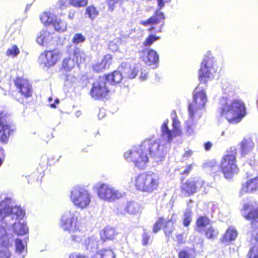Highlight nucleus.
I'll list each match as a JSON object with an SVG mask.
<instances>
[{
	"mask_svg": "<svg viewBox=\"0 0 258 258\" xmlns=\"http://www.w3.org/2000/svg\"><path fill=\"white\" fill-rule=\"evenodd\" d=\"M166 153L167 148L164 144L147 139L125 152L124 158L127 161L133 162L136 167L144 169L148 166L150 156L157 162H161Z\"/></svg>",
	"mask_w": 258,
	"mask_h": 258,
	"instance_id": "1",
	"label": "nucleus"
},
{
	"mask_svg": "<svg viewBox=\"0 0 258 258\" xmlns=\"http://www.w3.org/2000/svg\"><path fill=\"white\" fill-rule=\"evenodd\" d=\"M246 114V107L244 102L239 99L229 101L227 97L220 98L216 117L219 121L224 119L229 122L237 123L240 122Z\"/></svg>",
	"mask_w": 258,
	"mask_h": 258,
	"instance_id": "2",
	"label": "nucleus"
},
{
	"mask_svg": "<svg viewBox=\"0 0 258 258\" xmlns=\"http://www.w3.org/2000/svg\"><path fill=\"white\" fill-rule=\"evenodd\" d=\"M242 215L247 220L251 221L252 228H256L248 233L251 236V242L254 244L248 253V258H258V204L252 198L247 199L241 210Z\"/></svg>",
	"mask_w": 258,
	"mask_h": 258,
	"instance_id": "3",
	"label": "nucleus"
},
{
	"mask_svg": "<svg viewBox=\"0 0 258 258\" xmlns=\"http://www.w3.org/2000/svg\"><path fill=\"white\" fill-rule=\"evenodd\" d=\"M79 213L74 208L66 211L61 216L60 226L64 230L72 234V240L80 242L84 236L83 232L80 229L78 220Z\"/></svg>",
	"mask_w": 258,
	"mask_h": 258,
	"instance_id": "4",
	"label": "nucleus"
},
{
	"mask_svg": "<svg viewBox=\"0 0 258 258\" xmlns=\"http://www.w3.org/2000/svg\"><path fill=\"white\" fill-rule=\"evenodd\" d=\"M25 214V211L21 207L12 205L11 198L7 197L0 203V220L5 219L6 225H12L10 220L14 222L20 221Z\"/></svg>",
	"mask_w": 258,
	"mask_h": 258,
	"instance_id": "5",
	"label": "nucleus"
},
{
	"mask_svg": "<svg viewBox=\"0 0 258 258\" xmlns=\"http://www.w3.org/2000/svg\"><path fill=\"white\" fill-rule=\"evenodd\" d=\"M133 182L137 190L152 193L159 186V177L154 172H143L135 176Z\"/></svg>",
	"mask_w": 258,
	"mask_h": 258,
	"instance_id": "6",
	"label": "nucleus"
},
{
	"mask_svg": "<svg viewBox=\"0 0 258 258\" xmlns=\"http://www.w3.org/2000/svg\"><path fill=\"white\" fill-rule=\"evenodd\" d=\"M172 116V130H169L168 126V120H165L161 126L160 140L163 142L165 146L166 144H170L173 139L181 134L180 130V122L178 119L175 111L171 113Z\"/></svg>",
	"mask_w": 258,
	"mask_h": 258,
	"instance_id": "7",
	"label": "nucleus"
},
{
	"mask_svg": "<svg viewBox=\"0 0 258 258\" xmlns=\"http://www.w3.org/2000/svg\"><path fill=\"white\" fill-rule=\"evenodd\" d=\"M109 77L110 74L100 76L98 80L93 83L90 92V95L93 98L101 99L105 97L109 92L108 85L116 84L112 79L109 78Z\"/></svg>",
	"mask_w": 258,
	"mask_h": 258,
	"instance_id": "8",
	"label": "nucleus"
},
{
	"mask_svg": "<svg viewBox=\"0 0 258 258\" xmlns=\"http://www.w3.org/2000/svg\"><path fill=\"white\" fill-rule=\"evenodd\" d=\"M237 151L235 148H231L227 155L224 156L221 162V170L227 179L232 177L234 174L238 172V168L236 164Z\"/></svg>",
	"mask_w": 258,
	"mask_h": 258,
	"instance_id": "9",
	"label": "nucleus"
},
{
	"mask_svg": "<svg viewBox=\"0 0 258 258\" xmlns=\"http://www.w3.org/2000/svg\"><path fill=\"white\" fill-rule=\"evenodd\" d=\"M98 197L101 200L112 202L121 198L123 194L112 185L102 182H98L94 185Z\"/></svg>",
	"mask_w": 258,
	"mask_h": 258,
	"instance_id": "10",
	"label": "nucleus"
},
{
	"mask_svg": "<svg viewBox=\"0 0 258 258\" xmlns=\"http://www.w3.org/2000/svg\"><path fill=\"white\" fill-rule=\"evenodd\" d=\"M70 198L73 204L81 209L87 208L91 203L90 192L84 187L79 186L72 189Z\"/></svg>",
	"mask_w": 258,
	"mask_h": 258,
	"instance_id": "11",
	"label": "nucleus"
},
{
	"mask_svg": "<svg viewBox=\"0 0 258 258\" xmlns=\"http://www.w3.org/2000/svg\"><path fill=\"white\" fill-rule=\"evenodd\" d=\"M207 102V96L204 90L197 91L194 96V100L188 106V114L191 117L200 118L203 109Z\"/></svg>",
	"mask_w": 258,
	"mask_h": 258,
	"instance_id": "12",
	"label": "nucleus"
},
{
	"mask_svg": "<svg viewBox=\"0 0 258 258\" xmlns=\"http://www.w3.org/2000/svg\"><path fill=\"white\" fill-rule=\"evenodd\" d=\"M138 71L136 67L132 66L131 64L126 62L123 61L118 68V71H114L110 74L109 78L112 79L115 84L119 83L123 78L132 79L135 78L138 74Z\"/></svg>",
	"mask_w": 258,
	"mask_h": 258,
	"instance_id": "13",
	"label": "nucleus"
},
{
	"mask_svg": "<svg viewBox=\"0 0 258 258\" xmlns=\"http://www.w3.org/2000/svg\"><path fill=\"white\" fill-rule=\"evenodd\" d=\"M217 69L212 57L205 56L199 71V80L201 83H207L214 78Z\"/></svg>",
	"mask_w": 258,
	"mask_h": 258,
	"instance_id": "14",
	"label": "nucleus"
},
{
	"mask_svg": "<svg viewBox=\"0 0 258 258\" xmlns=\"http://www.w3.org/2000/svg\"><path fill=\"white\" fill-rule=\"evenodd\" d=\"M205 184V182L200 178L190 179L182 185V189L188 195L192 194L200 189Z\"/></svg>",
	"mask_w": 258,
	"mask_h": 258,
	"instance_id": "15",
	"label": "nucleus"
},
{
	"mask_svg": "<svg viewBox=\"0 0 258 258\" xmlns=\"http://www.w3.org/2000/svg\"><path fill=\"white\" fill-rule=\"evenodd\" d=\"M58 57V53L54 50L45 51L40 55L39 61L45 67H50L56 63Z\"/></svg>",
	"mask_w": 258,
	"mask_h": 258,
	"instance_id": "16",
	"label": "nucleus"
},
{
	"mask_svg": "<svg viewBox=\"0 0 258 258\" xmlns=\"http://www.w3.org/2000/svg\"><path fill=\"white\" fill-rule=\"evenodd\" d=\"M15 85L21 94L26 98L32 96V87L27 80L18 78L15 81Z\"/></svg>",
	"mask_w": 258,
	"mask_h": 258,
	"instance_id": "17",
	"label": "nucleus"
},
{
	"mask_svg": "<svg viewBox=\"0 0 258 258\" xmlns=\"http://www.w3.org/2000/svg\"><path fill=\"white\" fill-rule=\"evenodd\" d=\"M54 33L49 31L47 28L42 29L37 35L36 41L42 46H47L53 39Z\"/></svg>",
	"mask_w": 258,
	"mask_h": 258,
	"instance_id": "18",
	"label": "nucleus"
},
{
	"mask_svg": "<svg viewBox=\"0 0 258 258\" xmlns=\"http://www.w3.org/2000/svg\"><path fill=\"white\" fill-rule=\"evenodd\" d=\"M159 55L156 51L152 49H148L145 52L143 57L144 62L148 66L157 68L159 64Z\"/></svg>",
	"mask_w": 258,
	"mask_h": 258,
	"instance_id": "19",
	"label": "nucleus"
},
{
	"mask_svg": "<svg viewBox=\"0 0 258 258\" xmlns=\"http://www.w3.org/2000/svg\"><path fill=\"white\" fill-rule=\"evenodd\" d=\"M88 4V0H59L56 4L61 10L67 9L70 6L75 8L85 7Z\"/></svg>",
	"mask_w": 258,
	"mask_h": 258,
	"instance_id": "20",
	"label": "nucleus"
},
{
	"mask_svg": "<svg viewBox=\"0 0 258 258\" xmlns=\"http://www.w3.org/2000/svg\"><path fill=\"white\" fill-rule=\"evenodd\" d=\"M241 155L242 157H246L250 155L254 147V144L249 137H245L239 144Z\"/></svg>",
	"mask_w": 258,
	"mask_h": 258,
	"instance_id": "21",
	"label": "nucleus"
},
{
	"mask_svg": "<svg viewBox=\"0 0 258 258\" xmlns=\"http://www.w3.org/2000/svg\"><path fill=\"white\" fill-rule=\"evenodd\" d=\"M160 10L159 8L157 9L154 15L146 21H141L140 23L144 26H147L149 25H156L161 22H163L165 16L163 13L160 12Z\"/></svg>",
	"mask_w": 258,
	"mask_h": 258,
	"instance_id": "22",
	"label": "nucleus"
},
{
	"mask_svg": "<svg viewBox=\"0 0 258 258\" xmlns=\"http://www.w3.org/2000/svg\"><path fill=\"white\" fill-rule=\"evenodd\" d=\"M257 190H258V177L248 179L242 183L241 192L242 194L253 192Z\"/></svg>",
	"mask_w": 258,
	"mask_h": 258,
	"instance_id": "23",
	"label": "nucleus"
},
{
	"mask_svg": "<svg viewBox=\"0 0 258 258\" xmlns=\"http://www.w3.org/2000/svg\"><path fill=\"white\" fill-rule=\"evenodd\" d=\"M12 235L8 233L5 227L0 225V246L9 247L12 244Z\"/></svg>",
	"mask_w": 258,
	"mask_h": 258,
	"instance_id": "24",
	"label": "nucleus"
},
{
	"mask_svg": "<svg viewBox=\"0 0 258 258\" xmlns=\"http://www.w3.org/2000/svg\"><path fill=\"white\" fill-rule=\"evenodd\" d=\"M5 118L0 114V133L3 132V134L1 137V141L6 144L8 141L11 130L10 126L5 124Z\"/></svg>",
	"mask_w": 258,
	"mask_h": 258,
	"instance_id": "25",
	"label": "nucleus"
},
{
	"mask_svg": "<svg viewBox=\"0 0 258 258\" xmlns=\"http://www.w3.org/2000/svg\"><path fill=\"white\" fill-rule=\"evenodd\" d=\"M112 57L110 54L105 55L100 61L93 65V69L97 72H103L108 68L111 63Z\"/></svg>",
	"mask_w": 258,
	"mask_h": 258,
	"instance_id": "26",
	"label": "nucleus"
},
{
	"mask_svg": "<svg viewBox=\"0 0 258 258\" xmlns=\"http://www.w3.org/2000/svg\"><path fill=\"white\" fill-rule=\"evenodd\" d=\"M101 241H99L98 238L94 235L89 236L84 240V244L86 249L94 252H97V249L98 248V244Z\"/></svg>",
	"mask_w": 258,
	"mask_h": 258,
	"instance_id": "27",
	"label": "nucleus"
},
{
	"mask_svg": "<svg viewBox=\"0 0 258 258\" xmlns=\"http://www.w3.org/2000/svg\"><path fill=\"white\" fill-rule=\"evenodd\" d=\"M237 236L238 232L236 229L234 227H229L221 237V241L223 243L231 242L235 240Z\"/></svg>",
	"mask_w": 258,
	"mask_h": 258,
	"instance_id": "28",
	"label": "nucleus"
},
{
	"mask_svg": "<svg viewBox=\"0 0 258 258\" xmlns=\"http://www.w3.org/2000/svg\"><path fill=\"white\" fill-rule=\"evenodd\" d=\"M57 18L55 14L50 12H44L40 16L41 21L45 26H52Z\"/></svg>",
	"mask_w": 258,
	"mask_h": 258,
	"instance_id": "29",
	"label": "nucleus"
},
{
	"mask_svg": "<svg viewBox=\"0 0 258 258\" xmlns=\"http://www.w3.org/2000/svg\"><path fill=\"white\" fill-rule=\"evenodd\" d=\"M14 232L19 235L26 234L28 232V228L27 224L24 222H14L12 223Z\"/></svg>",
	"mask_w": 258,
	"mask_h": 258,
	"instance_id": "30",
	"label": "nucleus"
},
{
	"mask_svg": "<svg viewBox=\"0 0 258 258\" xmlns=\"http://www.w3.org/2000/svg\"><path fill=\"white\" fill-rule=\"evenodd\" d=\"M142 205L135 201H131L127 204L126 207V211L131 214H137L143 210Z\"/></svg>",
	"mask_w": 258,
	"mask_h": 258,
	"instance_id": "31",
	"label": "nucleus"
},
{
	"mask_svg": "<svg viewBox=\"0 0 258 258\" xmlns=\"http://www.w3.org/2000/svg\"><path fill=\"white\" fill-rule=\"evenodd\" d=\"M211 220L206 216H200L197 220V231L201 232L205 227L211 225Z\"/></svg>",
	"mask_w": 258,
	"mask_h": 258,
	"instance_id": "32",
	"label": "nucleus"
},
{
	"mask_svg": "<svg viewBox=\"0 0 258 258\" xmlns=\"http://www.w3.org/2000/svg\"><path fill=\"white\" fill-rule=\"evenodd\" d=\"M115 235L114 229L110 226L106 227L100 233L101 238L103 241L106 239H112Z\"/></svg>",
	"mask_w": 258,
	"mask_h": 258,
	"instance_id": "33",
	"label": "nucleus"
},
{
	"mask_svg": "<svg viewBox=\"0 0 258 258\" xmlns=\"http://www.w3.org/2000/svg\"><path fill=\"white\" fill-rule=\"evenodd\" d=\"M188 117V119L186 122V133L188 136H191L194 135L195 128L196 125L194 122L200 118H191L189 115Z\"/></svg>",
	"mask_w": 258,
	"mask_h": 258,
	"instance_id": "34",
	"label": "nucleus"
},
{
	"mask_svg": "<svg viewBox=\"0 0 258 258\" xmlns=\"http://www.w3.org/2000/svg\"><path fill=\"white\" fill-rule=\"evenodd\" d=\"M67 23L65 21L57 18L52 27L55 31L61 33L64 32L67 30Z\"/></svg>",
	"mask_w": 258,
	"mask_h": 258,
	"instance_id": "35",
	"label": "nucleus"
},
{
	"mask_svg": "<svg viewBox=\"0 0 258 258\" xmlns=\"http://www.w3.org/2000/svg\"><path fill=\"white\" fill-rule=\"evenodd\" d=\"M72 57L75 58L77 64L85 61L86 54L84 52L79 48L76 47L74 50Z\"/></svg>",
	"mask_w": 258,
	"mask_h": 258,
	"instance_id": "36",
	"label": "nucleus"
},
{
	"mask_svg": "<svg viewBox=\"0 0 258 258\" xmlns=\"http://www.w3.org/2000/svg\"><path fill=\"white\" fill-rule=\"evenodd\" d=\"M115 255L111 249H102L96 252L94 258H114Z\"/></svg>",
	"mask_w": 258,
	"mask_h": 258,
	"instance_id": "37",
	"label": "nucleus"
},
{
	"mask_svg": "<svg viewBox=\"0 0 258 258\" xmlns=\"http://www.w3.org/2000/svg\"><path fill=\"white\" fill-rule=\"evenodd\" d=\"M77 64L76 61L72 56L66 58L62 61V67L66 71H70Z\"/></svg>",
	"mask_w": 258,
	"mask_h": 258,
	"instance_id": "38",
	"label": "nucleus"
},
{
	"mask_svg": "<svg viewBox=\"0 0 258 258\" xmlns=\"http://www.w3.org/2000/svg\"><path fill=\"white\" fill-rule=\"evenodd\" d=\"M192 217V213L191 209H186L183 215V225L184 227H188L190 225Z\"/></svg>",
	"mask_w": 258,
	"mask_h": 258,
	"instance_id": "39",
	"label": "nucleus"
},
{
	"mask_svg": "<svg viewBox=\"0 0 258 258\" xmlns=\"http://www.w3.org/2000/svg\"><path fill=\"white\" fill-rule=\"evenodd\" d=\"M219 232L217 229H216L212 227V226H210L208 227L205 231V235L207 238L208 239H214L218 235Z\"/></svg>",
	"mask_w": 258,
	"mask_h": 258,
	"instance_id": "40",
	"label": "nucleus"
},
{
	"mask_svg": "<svg viewBox=\"0 0 258 258\" xmlns=\"http://www.w3.org/2000/svg\"><path fill=\"white\" fill-rule=\"evenodd\" d=\"M174 230V224L173 222L169 220L166 222L164 233L166 236L170 237Z\"/></svg>",
	"mask_w": 258,
	"mask_h": 258,
	"instance_id": "41",
	"label": "nucleus"
},
{
	"mask_svg": "<svg viewBox=\"0 0 258 258\" xmlns=\"http://www.w3.org/2000/svg\"><path fill=\"white\" fill-rule=\"evenodd\" d=\"M86 14L88 15L91 19L93 20L97 16L98 12L95 7L89 6L86 8Z\"/></svg>",
	"mask_w": 258,
	"mask_h": 258,
	"instance_id": "42",
	"label": "nucleus"
},
{
	"mask_svg": "<svg viewBox=\"0 0 258 258\" xmlns=\"http://www.w3.org/2000/svg\"><path fill=\"white\" fill-rule=\"evenodd\" d=\"M159 37L155 35L151 34L144 41L143 45L145 46H150L154 42L159 40Z\"/></svg>",
	"mask_w": 258,
	"mask_h": 258,
	"instance_id": "43",
	"label": "nucleus"
},
{
	"mask_svg": "<svg viewBox=\"0 0 258 258\" xmlns=\"http://www.w3.org/2000/svg\"><path fill=\"white\" fill-rule=\"evenodd\" d=\"M86 40L85 37L81 33L75 34L72 39V42L75 44L83 43Z\"/></svg>",
	"mask_w": 258,
	"mask_h": 258,
	"instance_id": "44",
	"label": "nucleus"
},
{
	"mask_svg": "<svg viewBox=\"0 0 258 258\" xmlns=\"http://www.w3.org/2000/svg\"><path fill=\"white\" fill-rule=\"evenodd\" d=\"M20 51L18 47L14 45L12 47L9 48L6 51V54L7 56H11L12 57H15L18 55Z\"/></svg>",
	"mask_w": 258,
	"mask_h": 258,
	"instance_id": "45",
	"label": "nucleus"
},
{
	"mask_svg": "<svg viewBox=\"0 0 258 258\" xmlns=\"http://www.w3.org/2000/svg\"><path fill=\"white\" fill-rule=\"evenodd\" d=\"M16 250L17 253H21L23 252L25 246L22 240L17 238L15 240Z\"/></svg>",
	"mask_w": 258,
	"mask_h": 258,
	"instance_id": "46",
	"label": "nucleus"
},
{
	"mask_svg": "<svg viewBox=\"0 0 258 258\" xmlns=\"http://www.w3.org/2000/svg\"><path fill=\"white\" fill-rule=\"evenodd\" d=\"M164 222V220L162 218H159L154 225L153 232L155 233H157L161 229Z\"/></svg>",
	"mask_w": 258,
	"mask_h": 258,
	"instance_id": "47",
	"label": "nucleus"
},
{
	"mask_svg": "<svg viewBox=\"0 0 258 258\" xmlns=\"http://www.w3.org/2000/svg\"><path fill=\"white\" fill-rule=\"evenodd\" d=\"M9 247H4L0 250V257L1 258H10L12 253L8 249Z\"/></svg>",
	"mask_w": 258,
	"mask_h": 258,
	"instance_id": "48",
	"label": "nucleus"
},
{
	"mask_svg": "<svg viewBox=\"0 0 258 258\" xmlns=\"http://www.w3.org/2000/svg\"><path fill=\"white\" fill-rule=\"evenodd\" d=\"M178 258H191V254L188 251L181 250L178 253Z\"/></svg>",
	"mask_w": 258,
	"mask_h": 258,
	"instance_id": "49",
	"label": "nucleus"
},
{
	"mask_svg": "<svg viewBox=\"0 0 258 258\" xmlns=\"http://www.w3.org/2000/svg\"><path fill=\"white\" fill-rule=\"evenodd\" d=\"M109 49L113 51H116L118 49V46L113 41H111L108 45Z\"/></svg>",
	"mask_w": 258,
	"mask_h": 258,
	"instance_id": "50",
	"label": "nucleus"
},
{
	"mask_svg": "<svg viewBox=\"0 0 258 258\" xmlns=\"http://www.w3.org/2000/svg\"><path fill=\"white\" fill-rule=\"evenodd\" d=\"M142 238L143 244L146 245L148 243L149 240L150 239V236L147 233L144 232L142 235Z\"/></svg>",
	"mask_w": 258,
	"mask_h": 258,
	"instance_id": "51",
	"label": "nucleus"
},
{
	"mask_svg": "<svg viewBox=\"0 0 258 258\" xmlns=\"http://www.w3.org/2000/svg\"><path fill=\"white\" fill-rule=\"evenodd\" d=\"M176 240L178 244H182L185 242L183 235L182 234H178L176 235Z\"/></svg>",
	"mask_w": 258,
	"mask_h": 258,
	"instance_id": "52",
	"label": "nucleus"
},
{
	"mask_svg": "<svg viewBox=\"0 0 258 258\" xmlns=\"http://www.w3.org/2000/svg\"><path fill=\"white\" fill-rule=\"evenodd\" d=\"M69 258H88L87 256L78 253H73L70 255Z\"/></svg>",
	"mask_w": 258,
	"mask_h": 258,
	"instance_id": "53",
	"label": "nucleus"
},
{
	"mask_svg": "<svg viewBox=\"0 0 258 258\" xmlns=\"http://www.w3.org/2000/svg\"><path fill=\"white\" fill-rule=\"evenodd\" d=\"M157 1L158 2V6L159 9H161L162 8H163L164 7V6H165L164 4L165 3H167V2L171 1V0H157Z\"/></svg>",
	"mask_w": 258,
	"mask_h": 258,
	"instance_id": "54",
	"label": "nucleus"
},
{
	"mask_svg": "<svg viewBox=\"0 0 258 258\" xmlns=\"http://www.w3.org/2000/svg\"><path fill=\"white\" fill-rule=\"evenodd\" d=\"M192 155V151L188 150L184 153V154L183 155V158H190Z\"/></svg>",
	"mask_w": 258,
	"mask_h": 258,
	"instance_id": "55",
	"label": "nucleus"
},
{
	"mask_svg": "<svg viewBox=\"0 0 258 258\" xmlns=\"http://www.w3.org/2000/svg\"><path fill=\"white\" fill-rule=\"evenodd\" d=\"M212 146V144L210 142H208L205 143V144H204L205 149L206 151H209L211 149Z\"/></svg>",
	"mask_w": 258,
	"mask_h": 258,
	"instance_id": "56",
	"label": "nucleus"
},
{
	"mask_svg": "<svg viewBox=\"0 0 258 258\" xmlns=\"http://www.w3.org/2000/svg\"><path fill=\"white\" fill-rule=\"evenodd\" d=\"M147 77H148V74L144 72H141L140 78L142 80H146L147 78Z\"/></svg>",
	"mask_w": 258,
	"mask_h": 258,
	"instance_id": "57",
	"label": "nucleus"
},
{
	"mask_svg": "<svg viewBox=\"0 0 258 258\" xmlns=\"http://www.w3.org/2000/svg\"><path fill=\"white\" fill-rule=\"evenodd\" d=\"M191 166L190 165H189L186 166V168L183 172V173L188 174L189 172V171L191 170Z\"/></svg>",
	"mask_w": 258,
	"mask_h": 258,
	"instance_id": "58",
	"label": "nucleus"
},
{
	"mask_svg": "<svg viewBox=\"0 0 258 258\" xmlns=\"http://www.w3.org/2000/svg\"><path fill=\"white\" fill-rule=\"evenodd\" d=\"M104 115V110L103 109H100L99 111V113L98 114V117L99 118H102Z\"/></svg>",
	"mask_w": 258,
	"mask_h": 258,
	"instance_id": "59",
	"label": "nucleus"
},
{
	"mask_svg": "<svg viewBox=\"0 0 258 258\" xmlns=\"http://www.w3.org/2000/svg\"><path fill=\"white\" fill-rule=\"evenodd\" d=\"M59 103V99L56 98L55 100V103H52L50 104V107L51 108H55L56 107V105L55 104H58Z\"/></svg>",
	"mask_w": 258,
	"mask_h": 258,
	"instance_id": "60",
	"label": "nucleus"
},
{
	"mask_svg": "<svg viewBox=\"0 0 258 258\" xmlns=\"http://www.w3.org/2000/svg\"><path fill=\"white\" fill-rule=\"evenodd\" d=\"M68 17L70 20H73L74 18V13L70 12L68 15Z\"/></svg>",
	"mask_w": 258,
	"mask_h": 258,
	"instance_id": "61",
	"label": "nucleus"
},
{
	"mask_svg": "<svg viewBox=\"0 0 258 258\" xmlns=\"http://www.w3.org/2000/svg\"><path fill=\"white\" fill-rule=\"evenodd\" d=\"M3 163V159L2 157H0V167L2 165Z\"/></svg>",
	"mask_w": 258,
	"mask_h": 258,
	"instance_id": "62",
	"label": "nucleus"
},
{
	"mask_svg": "<svg viewBox=\"0 0 258 258\" xmlns=\"http://www.w3.org/2000/svg\"><path fill=\"white\" fill-rule=\"evenodd\" d=\"M154 29V27H151L150 28H149V31H153V30Z\"/></svg>",
	"mask_w": 258,
	"mask_h": 258,
	"instance_id": "63",
	"label": "nucleus"
},
{
	"mask_svg": "<svg viewBox=\"0 0 258 258\" xmlns=\"http://www.w3.org/2000/svg\"><path fill=\"white\" fill-rule=\"evenodd\" d=\"M224 134H225L224 131H222L221 133V136H223L224 135Z\"/></svg>",
	"mask_w": 258,
	"mask_h": 258,
	"instance_id": "64",
	"label": "nucleus"
}]
</instances>
